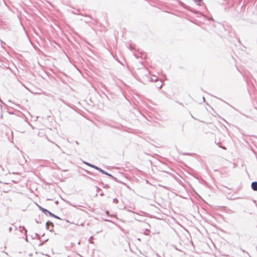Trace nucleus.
Returning <instances> with one entry per match:
<instances>
[{"label": "nucleus", "instance_id": "b1692460", "mask_svg": "<svg viewBox=\"0 0 257 257\" xmlns=\"http://www.w3.org/2000/svg\"><path fill=\"white\" fill-rule=\"evenodd\" d=\"M215 143H216V145H218V146L219 145V143H217V142H216V141H215Z\"/></svg>", "mask_w": 257, "mask_h": 257}, {"label": "nucleus", "instance_id": "423d86ee", "mask_svg": "<svg viewBox=\"0 0 257 257\" xmlns=\"http://www.w3.org/2000/svg\"><path fill=\"white\" fill-rule=\"evenodd\" d=\"M84 163L86 164L87 165L92 167V168H93L94 169H95L96 170H97V168L98 169V167L93 165V164H91L90 163H87V162H84Z\"/></svg>", "mask_w": 257, "mask_h": 257}, {"label": "nucleus", "instance_id": "dca6fc26", "mask_svg": "<svg viewBox=\"0 0 257 257\" xmlns=\"http://www.w3.org/2000/svg\"><path fill=\"white\" fill-rule=\"evenodd\" d=\"M96 188H96V191H97V193L99 192L100 191H101V189L100 188H98L97 187Z\"/></svg>", "mask_w": 257, "mask_h": 257}, {"label": "nucleus", "instance_id": "393cba45", "mask_svg": "<svg viewBox=\"0 0 257 257\" xmlns=\"http://www.w3.org/2000/svg\"><path fill=\"white\" fill-rule=\"evenodd\" d=\"M108 212H109V211H106V214H108Z\"/></svg>", "mask_w": 257, "mask_h": 257}, {"label": "nucleus", "instance_id": "20e7f679", "mask_svg": "<svg viewBox=\"0 0 257 257\" xmlns=\"http://www.w3.org/2000/svg\"><path fill=\"white\" fill-rule=\"evenodd\" d=\"M251 188L252 190L257 191V181H253L251 183Z\"/></svg>", "mask_w": 257, "mask_h": 257}, {"label": "nucleus", "instance_id": "f03ea898", "mask_svg": "<svg viewBox=\"0 0 257 257\" xmlns=\"http://www.w3.org/2000/svg\"><path fill=\"white\" fill-rule=\"evenodd\" d=\"M97 170L99 171L100 172L102 173L103 174L106 175L107 176H108L109 177H110L112 179H113L114 180H116V178L115 177L113 176L111 174L106 172V171H105L104 170H102V169H101L99 167L98 168V169L97 168Z\"/></svg>", "mask_w": 257, "mask_h": 257}, {"label": "nucleus", "instance_id": "4468645a", "mask_svg": "<svg viewBox=\"0 0 257 257\" xmlns=\"http://www.w3.org/2000/svg\"><path fill=\"white\" fill-rule=\"evenodd\" d=\"M219 147L222 148L223 150H226V148L225 146L219 145Z\"/></svg>", "mask_w": 257, "mask_h": 257}, {"label": "nucleus", "instance_id": "aec40b11", "mask_svg": "<svg viewBox=\"0 0 257 257\" xmlns=\"http://www.w3.org/2000/svg\"><path fill=\"white\" fill-rule=\"evenodd\" d=\"M104 193H103V192H101V193H100V195L101 196H104Z\"/></svg>", "mask_w": 257, "mask_h": 257}, {"label": "nucleus", "instance_id": "412c9836", "mask_svg": "<svg viewBox=\"0 0 257 257\" xmlns=\"http://www.w3.org/2000/svg\"><path fill=\"white\" fill-rule=\"evenodd\" d=\"M12 174H19V173H17V172H12Z\"/></svg>", "mask_w": 257, "mask_h": 257}, {"label": "nucleus", "instance_id": "a211bd4d", "mask_svg": "<svg viewBox=\"0 0 257 257\" xmlns=\"http://www.w3.org/2000/svg\"><path fill=\"white\" fill-rule=\"evenodd\" d=\"M243 252H246V253H247L248 254V253L247 252H246L245 250L242 249V248L240 249Z\"/></svg>", "mask_w": 257, "mask_h": 257}, {"label": "nucleus", "instance_id": "5701e85b", "mask_svg": "<svg viewBox=\"0 0 257 257\" xmlns=\"http://www.w3.org/2000/svg\"><path fill=\"white\" fill-rule=\"evenodd\" d=\"M75 143L77 145H79V143H78L77 141H75Z\"/></svg>", "mask_w": 257, "mask_h": 257}, {"label": "nucleus", "instance_id": "0eeeda50", "mask_svg": "<svg viewBox=\"0 0 257 257\" xmlns=\"http://www.w3.org/2000/svg\"><path fill=\"white\" fill-rule=\"evenodd\" d=\"M20 231L21 232H22L23 230H24L25 231V235H26L27 233V230L26 229V228L24 226H19Z\"/></svg>", "mask_w": 257, "mask_h": 257}, {"label": "nucleus", "instance_id": "2eb2a0df", "mask_svg": "<svg viewBox=\"0 0 257 257\" xmlns=\"http://www.w3.org/2000/svg\"><path fill=\"white\" fill-rule=\"evenodd\" d=\"M35 221H36L37 223H42V222L40 220H38L37 219H35Z\"/></svg>", "mask_w": 257, "mask_h": 257}, {"label": "nucleus", "instance_id": "f257e3e1", "mask_svg": "<svg viewBox=\"0 0 257 257\" xmlns=\"http://www.w3.org/2000/svg\"><path fill=\"white\" fill-rule=\"evenodd\" d=\"M46 227L47 229L49 230L50 231L52 232L54 230V224L53 222L48 221L46 223Z\"/></svg>", "mask_w": 257, "mask_h": 257}, {"label": "nucleus", "instance_id": "f8f14e48", "mask_svg": "<svg viewBox=\"0 0 257 257\" xmlns=\"http://www.w3.org/2000/svg\"><path fill=\"white\" fill-rule=\"evenodd\" d=\"M113 201V203H118V200H117V198H114V199H113V201Z\"/></svg>", "mask_w": 257, "mask_h": 257}, {"label": "nucleus", "instance_id": "f3484780", "mask_svg": "<svg viewBox=\"0 0 257 257\" xmlns=\"http://www.w3.org/2000/svg\"><path fill=\"white\" fill-rule=\"evenodd\" d=\"M48 240V239H46V240H45V241H44L42 243H40V245H41L43 244V243H44V242H46V241H47Z\"/></svg>", "mask_w": 257, "mask_h": 257}, {"label": "nucleus", "instance_id": "6ab92c4d", "mask_svg": "<svg viewBox=\"0 0 257 257\" xmlns=\"http://www.w3.org/2000/svg\"><path fill=\"white\" fill-rule=\"evenodd\" d=\"M9 230L10 232H11L12 230V227H10L9 228Z\"/></svg>", "mask_w": 257, "mask_h": 257}, {"label": "nucleus", "instance_id": "39448f33", "mask_svg": "<svg viewBox=\"0 0 257 257\" xmlns=\"http://www.w3.org/2000/svg\"><path fill=\"white\" fill-rule=\"evenodd\" d=\"M181 6L185 9L194 12V11L192 10V9L189 6H188L186 5L185 4H184L183 3H182Z\"/></svg>", "mask_w": 257, "mask_h": 257}, {"label": "nucleus", "instance_id": "bb28decb", "mask_svg": "<svg viewBox=\"0 0 257 257\" xmlns=\"http://www.w3.org/2000/svg\"><path fill=\"white\" fill-rule=\"evenodd\" d=\"M80 243V241H79V242H78V244H79Z\"/></svg>", "mask_w": 257, "mask_h": 257}, {"label": "nucleus", "instance_id": "7ed1b4c3", "mask_svg": "<svg viewBox=\"0 0 257 257\" xmlns=\"http://www.w3.org/2000/svg\"><path fill=\"white\" fill-rule=\"evenodd\" d=\"M39 209L42 211V212H43L46 215H47L48 214L49 216H50V213H52V212H51L50 211H49V210H48L47 209L44 208H43L42 207H41V206H39Z\"/></svg>", "mask_w": 257, "mask_h": 257}, {"label": "nucleus", "instance_id": "4be33fe9", "mask_svg": "<svg viewBox=\"0 0 257 257\" xmlns=\"http://www.w3.org/2000/svg\"><path fill=\"white\" fill-rule=\"evenodd\" d=\"M25 239H26V240L27 241H28V238H27V235H26V238H25Z\"/></svg>", "mask_w": 257, "mask_h": 257}, {"label": "nucleus", "instance_id": "a878e982", "mask_svg": "<svg viewBox=\"0 0 257 257\" xmlns=\"http://www.w3.org/2000/svg\"><path fill=\"white\" fill-rule=\"evenodd\" d=\"M203 101H205V98H204V97H203Z\"/></svg>", "mask_w": 257, "mask_h": 257}, {"label": "nucleus", "instance_id": "ddd939ff", "mask_svg": "<svg viewBox=\"0 0 257 257\" xmlns=\"http://www.w3.org/2000/svg\"><path fill=\"white\" fill-rule=\"evenodd\" d=\"M103 187L104 188H109V186L108 184H105V185H104Z\"/></svg>", "mask_w": 257, "mask_h": 257}, {"label": "nucleus", "instance_id": "9d476101", "mask_svg": "<svg viewBox=\"0 0 257 257\" xmlns=\"http://www.w3.org/2000/svg\"><path fill=\"white\" fill-rule=\"evenodd\" d=\"M37 237H38V239H40V236L38 235V234L37 233H35L34 235L32 236V238L33 239H34V238H36Z\"/></svg>", "mask_w": 257, "mask_h": 257}, {"label": "nucleus", "instance_id": "1a4fd4ad", "mask_svg": "<svg viewBox=\"0 0 257 257\" xmlns=\"http://www.w3.org/2000/svg\"><path fill=\"white\" fill-rule=\"evenodd\" d=\"M50 216H52V217H54V218H57V219H61V218H60L59 216H57V215H55V214H53V213H50Z\"/></svg>", "mask_w": 257, "mask_h": 257}, {"label": "nucleus", "instance_id": "9b49d317", "mask_svg": "<svg viewBox=\"0 0 257 257\" xmlns=\"http://www.w3.org/2000/svg\"><path fill=\"white\" fill-rule=\"evenodd\" d=\"M163 86V84H162V83L161 82H160V83L159 84H158L156 85V87L159 88H161V87H162Z\"/></svg>", "mask_w": 257, "mask_h": 257}, {"label": "nucleus", "instance_id": "6e6552de", "mask_svg": "<svg viewBox=\"0 0 257 257\" xmlns=\"http://www.w3.org/2000/svg\"><path fill=\"white\" fill-rule=\"evenodd\" d=\"M158 78L155 75H153L152 77H151L150 78V81L152 82H153V81L156 82V81H158Z\"/></svg>", "mask_w": 257, "mask_h": 257}]
</instances>
